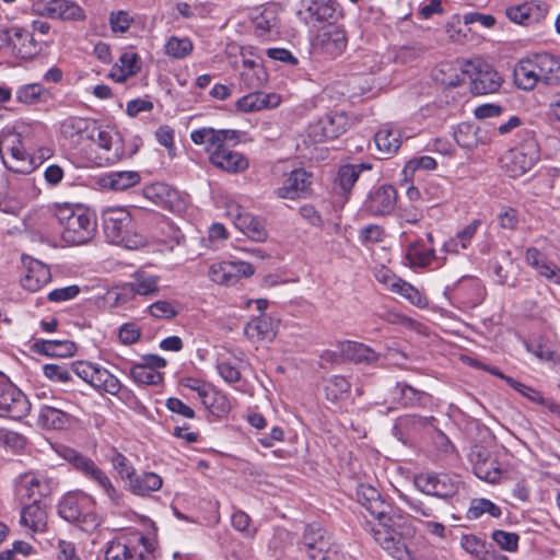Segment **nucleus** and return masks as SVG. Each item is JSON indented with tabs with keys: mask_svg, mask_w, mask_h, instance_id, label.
Returning <instances> with one entry per match:
<instances>
[{
	"mask_svg": "<svg viewBox=\"0 0 560 560\" xmlns=\"http://www.w3.org/2000/svg\"><path fill=\"white\" fill-rule=\"evenodd\" d=\"M140 182V175L133 171L110 172L100 177L98 184L112 190H126Z\"/></svg>",
	"mask_w": 560,
	"mask_h": 560,
	"instance_id": "c9c22d12",
	"label": "nucleus"
},
{
	"mask_svg": "<svg viewBox=\"0 0 560 560\" xmlns=\"http://www.w3.org/2000/svg\"><path fill=\"white\" fill-rule=\"evenodd\" d=\"M31 411V402L24 393L9 384L0 389V417L21 420Z\"/></svg>",
	"mask_w": 560,
	"mask_h": 560,
	"instance_id": "dca6fc26",
	"label": "nucleus"
},
{
	"mask_svg": "<svg viewBox=\"0 0 560 560\" xmlns=\"http://www.w3.org/2000/svg\"><path fill=\"white\" fill-rule=\"evenodd\" d=\"M55 487L56 482L52 479L28 472L20 477L16 492L20 497L38 502L40 498L49 495Z\"/></svg>",
	"mask_w": 560,
	"mask_h": 560,
	"instance_id": "412c9836",
	"label": "nucleus"
},
{
	"mask_svg": "<svg viewBox=\"0 0 560 560\" xmlns=\"http://www.w3.org/2000/svg\"><path fill=\"white\" fill-rule=\"evenodd\" d=\"M194 45L188 37L172 36L165 44V52L176 59H183L192 51Z\"/></svg>",
	"mask_w": 560,
	"mask_h": 560,
	"instance_id": "5fc2aeb1",
	"label": "nucleus"
},
{
	"mask_svg": "<svg viewBox=\"0 0 560 560\" xmlns=\"http://www.w3.org/2000/svg\"><path fill=\"white\" fill-rule=\"evenodd\" d=\"M55 215L62 226V240L71 245L88 243L96 232L94 213L80 205L57 206Z\"/></svg>",
	"mask_w": 560,
	"mask_h": 560,
	"instance_id": "7ed1b4c3",
	"label": "nucleus"
},
{
	"mask_svg": "<svg viewBox=\"0 0 560 560\" xmlns=\"http://www.w3.org/2000/svg\"><path fill=\"white\" fill-rule=\"evenodd\" d=\"M37 422L44 429L63 430L70 427L72 417L58 408L44 405L39 409Z\"/></svg>",
	"mask_w": 560,
	"mask_h": 560,
	"instance_id": "72a5a7b5",
	"label": "nucleus"
},
{
	"mask_svg": "<svg viewBox=\"0 0 560 560\" xmlns=\"http://www.w3.org/2000/svg\"><path fill=\"white\" fill-rule=\"evenodd\" d=\"M460 546L464 550L479 560H501V556L492 549L491 545L476 535H463Z\"/></svg>",
	"mask_w": 560,
	"mask_h": 560,
	"instance_id": "f704fd0d",
	"label": "nucleus"
},
{
	"mask_svg": "<svg viewBox=\"0 0 560 560\" xmlns=\"http://www.w3.org/2000/svg\"><path fill=\"white\" fill-rule=\"evenodd\" d=\"M357 500L376 520L371 527L375 542L397 560L409 558L406 540L415 535L409 517L400 510L389 508L380 491L368 483L357 488Z\"/></svg>",
	"mask_w": 560,
	"mask_h": 560,
	"instance_id": "f257e3e1",
	"label": "nucleus"
},
{
	"mask_svg": "<svg viewBox=\"0 0 560 560\" xmlns=\"http://www.w3.org/2000/svg\"><path fill=\"white\" fill-rule=\"evenodd\" d=\"M163 479L155 472H142L140 475H133L128 481L129 490L136 495H149L151 492H155L161 489Z\"/></svg>",
	"mask_w": 560,
	"mask_h": 560,
	"instance_id": "e433bc0d",
	"label": "nucleus"
},
{
	"mask_svg": "<svg viewBox=\"0 0 560 560\" xmlns=\"http://www.w3.org/2000/svg\"><path fill=\"white\" fill-rule=\"evenodd\" d=\"M454 139L458 145L471 149L478 145V128L471 122H460L454 131Z\"/></svg>",
	"mask_w": 560,
	"mask_h": 560,
	"instance_id": "49530a36",
	"label": "nucleus"
},
{
	"mask_svg": "<svg viewBox=\"0 0 560 560\" xmlns=\"http://www.w3.org/2000/svg\"><path fill=\"white\" fill-rule=\"evenodd\" d=\"M255 269L246 261H221L209 267L208 276L217 284L233 285L241 278L254 275Z\"/></svg>",
	"mask_w": 560,
	"mask_h": 560,
	"instance_id": "2eb2a0df",
	"label": "nucleus"
},
{
	"mask_svg": "<svg viewBox=\"0 0 560 560\" xmlns=\"http://www.w3.org/2000/svg\"><path fill=\"white\" fill-rule=\"evenodd\" d=\"M346 32L338 26L323 27L314 39V47L328 58L339 57L347 47Z\"/></svg>",
	"mask_w": 560,
	"mask_h": 560,
	"instance_id": "6ab92c4d",
	"label": "nucleus"
},
{
	"mask_svg": "<svg viewBox=\"0 0 560 560\" xmlns=\"http://www.w3.org/2000/svg\"><path fill=\"white\" fill-rule=\"evenodd\" d=\"M21 524L34 532L42 530L44 528L45 513L37 505V502H33L32 504L23 508L21 512Z\"/></svg>",
	"mask_w": 560,
	"mask_h": 560,
	"instance_id": "de8ad7c7",
	"label": "nucleus"
},
{
	"mask_svg": "<svg viewBox=\"0 0 560 560\" xmlns=\"http://www.w3.org/2000/svg\"><path fill=\"white\" fill-rule=\"evenodd\" d=\"M347 126L348 118L343 113H329L310 126V136L317 142L335 139L346 131Z\"/></svg>",
	"mask_w": 560,
	"mask_h": 560,
	"instance_id": "a211bd4d",
	"label": "nucleus"
},
{
	"mask_svg": "<svg viewBox=\"0 0 560 560\" xmlns=\"http://www.w3.org/2000/svg\"><path fill=\"white\" fill-rule=\"evenodd\" d=\"M397 198V190L394 186L381 185L369 192L363 207L373 217L388 215L395 210Z\"/></svg>",
	"mask_w": 560,
	"mask_h": 560,
	"instance_id": "f3484780",
	"label": "nucleus"
},
{
	"mask_svg": "<svg viewBox=\"0 0 560 560\" xmlns=\"http://www.w3.org/2000/svg\"><path fill=\"white\" fill-rule=\"evenodd\" d=\"M396 390L397 398L405 407H424L431 400V396L428 393L405 383H397Z\"/></svg>",
	"mask_w": 560,
	"mask_h": 560,
	"instance_id": "58836bf2",
	"label": "nucleus"
},
{
	"mask_svg": "<svg viewBox=\"0 0 560 560\" xmlns=\"http://www.w3.org/2000/svg\"><path fill=\"white\" fill-rule=\"evenodd\" d=\"M131 289L135 293L140 295L155 294L158 289V277L151 275H138L135 282L131 283Z\"/></svg>",
	"mask_w": 560,
	"mask_h": 560,
	"instance_id": "13d9d810",
	"label": "nucleus"
},
{
	"mask_svg": "<svg viewBox=\"0 0 560 560\" xmlns=\"http://www.w3.org/2000/svg\"><path fill=\"white\" fill-rule=\"evenodd\" d=\"M394 293L400 294L411 304L420 308H424L429 304L427 296L420 290L406 282L405 280H401L400 284Z\"/></svg>",
	"mask_w": 560,
	"mask_h": 560,
	"instance_id": "6e6d98bb",
	"label": "nucleus"
},
{
	"mask_svg": "<svg viewBox=\"0 0 560 560\" xmlns=\"http://www.w3.org/2000/svg\"><path fill=\"white\" fill-rule=\"evenodd\" d=\"M488 513L492 517H500L501 509L488 499H475L468 509L467 517L470 520L479 518L482 514Z\"/></svg>",
	"mask_w": 560,
	"mask_h": 560,
	"instance_id": "864d4df0",
	"label": "nucleus"
},
{
	"mask_svg": "<svg viewBox=\"0 0 560 560\" xmlns=\"http://www.w3.org/2000/svg\"><path fill=\"white\" fill-rule=\"evenodd\" d=\"M463 73L470 79V91L475 95H486L499 91L503 78L486 62L465 61Z\"/></svg>",
	"mask_w": 560,
	"mask_h": 560,
	"instance_id": "9d476101",
	"label": "nucleus"
},
{
	"mask_svg": "<svg viewBox=\"0 0 560 560\" xmlns=\"http://www.w3.org/2000/svg\"><path fill=\"white\" fill-rule=\"evenodd\" d=\"M26 266L27 271L22 279V285L24 289L31 292H36L50 282L51 273L48 266L36 259H30Z\"/></svg>",
	"mask_w": 560,
	"mask_h": 560,
	"instance_id": "7c9ffc66",
	"label": "nucleus"
},
{
	"mask_svg": "<svg viewBox=\"0 0 560 560\" xmlns=\"http://www.w3.org/2000/svg\"><path fill=\"white\" fill-rule=\"evenodd\" d=\"M374 141L377 150L386 155L396 153L401 145L399 131L389 127L380 129L374 136Z\"/></svg>",
	"mask_w": 560,
	"mask_h": 560,
	"instance_id": "37998d69",
	"label": "nucleus"
},
{
	"mask_svg": "<svg viewBox=\"0 0 560 560\" xmlns=\"http://www.w3.org/2000/svg\"><path fill=\"white\" fill-rule=\"evenodd\" d=\"M415 486L428 495L447 499L457 493L459 480L448 474L427 472L415 477Z\"/></svg>",
	"mask_w": 560,
	"mask_h": 560,
	"instance_id": "ddd939ff",
	"label": "nucleus"
},
{
	"mask_svg": "<svg viewBox=\"0 0 560 560\" xmlns=\"http://www.w3.org/2000/svg\"><path fill=\"white\" fill-rule=\"evenodd\" d=\"M105 560H153L154 545L143 535L117 539L108 544Z\"/></svg>",
	"mask_w": 560,
	"mask_h": 560,
	"instance_id": "39448f33",
	"label": "nucleus"
},
{
	"mask_svg": "<svg viewBox=\"0 0 560 560\" xmlns=\"http://www.w3.org/2000/svg\"><path fill=\"white\" fill-rule=\"evenodd\" d=\"M462 62H441L432 70V79L447 88L458 86L463 81L466 74L463 73V63Z\"/></svg>",
	"mask_w": 560,
	"mask_h": 560,
	"instance_id": "c756f323",
	"label": "nucleus"
},
{
	"mask_svg": "<svg viewBox=\"0 0 560 560\" xmlns=\"http://www.w3.org/2000/svg\"><path fill=\"white\" fill-rule=\"evenodd\" d=\"M65 458L86 478L96 482L108 497L112 503L116 505L120 504V493L114 487L106 472L102 470L91 458L78 453L74 450H67L65 453Z\"/></svg>",
	"mask_w": 560,
	"mask_h": 560,
	"instance_id": "6e6552de",
	"label": "nucleus"
},
{
	"mask_svg": "<svg viewBox=\"0 0 560 560\" xmlns=\"http://www.w3.org/2000/svg\"><path fill=\"white\" fill-rule=\"evenodd\" d=\"M443 294L462 310L476 307L485 296L483 289L476 279H462L454 288L446 287Z\"/></svg>",
	"mask_w": 560,
	"mask_h": 560,
	"instance_id": "4468645a",
	"label": "nucleus"
},
{
	"mask_svg": "<svg viewBox=\"0 0 560 560\" xmlns=\"http://www.w3.org/2000/svg\"><path fill=\"white\" fill-rule=\"evenodd\" d=\"M241 78L246 88L258 90L265 85L268 75L264 68H252L243 70L241 72Z\"/></svg>",
	"mask_w": 560,
	"mask_h": 560,
	"instance_id": "052dcab7",
	"label": "nucleus"
},
{
	"mask_svg": "<svg viewBox=\"0 0 560 560\" xmlns=\"http://www.w3.org/2000/svg\"><path fill=\"white\" fill-rule=\"evenodd\" d=\"M103 228L106 238L113 244H121L128 248L139 246L133 234V224L130 213L124 208H108L102 212Z\"/></svg>",
	"mask_w": 560,
	"mask_h": 560,
	"instance_id": "20e7f679",
	"label": "nucleus"
},
{
	"mask_svg": "<svg viewBox=\"0 0 560 560\" xmlns=\"http://www.w3.org/2000/svg\"><path fill=\"white\" fill-rule=\"evenodd\" d=\"M141 70V59L132 50L125 51L110 70L109 77L116 82H125Z\"/></svg>",
	"mask_w": 560,
	"mask_h": 560,
	"instance_id": "c85d7f7f",
	"label": "nucleus"
},
{
	"mask_svg": "<svg viewBox=\"0 0 560 560\" xmlns=\"http://www.w3.org/2000/svg\"><path fill=\"white\" fill-rule=\"evenodd\" d=\"M435 421L434 417H422L418 415H406L399 417L394 425V434L402 443L421 432V430L432 425Z\"/></svg>",
	"mask_w": 560,
	"mask_h": 560,
	"instance_id": "b1692460",
	"label": "nucleus"
},
{
	"mask_svg": "<svg viewBox=\"0 0 560 560\" xmlns=\"http://www.w3.org/2000/svg\"><path fill=\"white\" fill-rule=\"evenodd\" d=\"M130 376L132 380L142 385H158L163 381V376L159 371L141 363H135L130 368Z\"/></svg>",
	"mask_w": 560,
	"mask_h": 560,
	"instance_id": "8fccbe9b",
	"label": "nucleus"
},
{
	"mask_svg": "<svg viewBox=\"0 0 560 560\" xmlns=\"http://www.w3.org/2000/svg\"><path fill=\"white\" fill-rule=\"evenodd\" d=\"M190 139L195 144L205 147L213 166L229 173H241L247 170L248 160L230 148V144L234 145L240 141L237 131L205 127L194 130Z\"/></svg>",
	"mask_w": 560,
	"mask_h": 560,
	"instance_id": "f03ea898",
	"label": "nucleus"
},
{
	"mask_svg": "<svg viewBox=\"0 0 560 560\" xmlns=\"http://www.w3.org/2000/svg\"><path fill=\"white\" fill-rule=\"evenodd\" d=\"M46 90L39 83H28L18 88L15 92L16 101L25 105H35L42 101Z\"/></svg>",
	"mask_w": 560,
	"mask_h": 560,
	"instance_id": "603ef678",
	"label": "nucleus"
},
{
	"mask_svg": "<svg viewBox=\"0 0 560 560\" xmlns=\"http://www.w3.org/2000/svg\"><path fill=\"white\" fill-rule=\"evenodd\" d=\"M21 136L15 132H8L0 136V158L4 163L5 159L11 158L15 149L20 148Z\"/></svg>",
	"mask_w": 560,
	"mask_h": 560,
	"instance_id": "680f3d73",
	"label": "nucleus"
},
{
	"mask_svg": "<svg viewBox=\"0 0 560 560\" xmlns=\"http://www.w3.org/2000/svg\"><path fill=\"white\" fill-rule=\"evenodd\" d=\"M525 347L528 352H532L538 359L544 361H550L553 359V350L548 346L542 337H539L533 341L526 342Z\"/></svg>",
	"mask_w": 560,
	"mask_h": 560,
	"instance_id": "338daca9",
	"label": "nucleus"
},
{
	"mask_svg": "<svg viewBox=\"0 0 560 560\" xmlns=\"http://www.w3.org/2000/svg\"><path fill=\"white\" fill-rule=\"evenodd\" d=\"M506 384L514 388L516 392H518L521 395L529 399L530 401L540 406H547V400L535 388H532L514 378H506Z\"/></svg>",
	"mask_w": 560,
	"mask_h": 560,
	"instance_id": "e2e57ef3",
	"label": "nucleus"
},
{
	"mask_svg": "<svg viewBox=\"0 0 560 560\" xmlns=\"http://www.w3.org/2000/svg\"><path fill=\"white\" fill-rule=\"evenodd\" d=\"M325 395L328 400L338 401L345 399L350 390L349 381L340 375H335L325 383Z\"/></svg>",
	"mask_w": 560,
	"mask_h": 560,
	"instance_id": "09e8293b",
	"label": "nucleus"
},
{
	"mask_svg": "<svg viewBox=\"0 0 560 560\" xmlns=\"http://www.w3.org/2000/svg\"><path fill=\"white\" fill-rule=\"evenodd\" d=\"M303 9L296 11V16L305 25L332 24L340 15L336 0H302Z\"/></svg>",
	"mask_w": 560,
	"mask_h": 560,
	"instance_id": "f8f14e48",
	"label": "nucleus"
},
{
	"mask_svg": "<svg viewBox=\"0 0 560 560\" xmlns=\"http://www.w3.org/2000/svg\"><path fill=\"white\" fill-rule=\"evenodd\" d=\"M42 14L67 21H81L85 18L83 9L71 0H49L43 7Z\"/></svg>",
	"mask_w": 560,
	"mask_h": 560,
	"instance_id": "393cba45",
	"label": "nucleus"
},
{
	"mask_svg": "<svg viewBox=\"0 0 560 560\" xmlns=\"http://www.w3.org/2000/svg\"><path fill=\"white\" fill-rule=\"evenodd\" d=\"M533 66L528 57L521 59L514 68V83L524 91H532L539 81L537 74L533 72Z\"/></svg>",
	"mask_w": 560,
	"mask_h": 560,
	"instance_id": "79ce46f5",
	"label": "nucleus"
},
{
	"mask_svg": "<svg viewBox=\"0 0 560 560\" xmlns=\"http://www.w3.org/2000/svg\"><path fill=\"white\" fill-rule=\"evenodd\" d=\"M491 538L504 551L514 552L518 548L520 537L515 533L497 529L492 532Z\"/></svg>",
	"mask_w": 560,
	"mask_h": 560,
	"instance_id": "bf43d9fd",
	"label": "nucleus"
},
{
	"mask_svg": "<svg viewBox=\"0 0 560 560\" xmlns=\"http://www.w3.org/2000/svg\"><path fill=\"white\" fill-rule=\"evenodd\" d=\"M35 347L45 355L58 358L71 357L77 350L75 343L70 340H38Z\"/></svg>",
	"mask_w": 560,
	"mask_h": 560,
	"instance_id": "ea45409f",
	"label": "nucleus"
},
{
	"mask_svg": "<svg viewBox=\"0 0 560 560\" xmlns=\"http://www.w3.org/2000/svg\"><path fill=\"white\" fill-rule=\"evenodd\" d=\"M12 54L20 59H31L38 52L33 34L25 28L10 27L9 46Z\"/></svg>",
	"mask_w": 560,
	"mask_h": 560,
	"instance_id": "5701e85b",
	"label": "nucleus"
},
{
	"mask_svg": "<svg viewBox=\"0 0 560 560\" xmlns=\"http://www.w3.org/2000/svg\"><path fill=\"white\" fill-rule=\"evenodd\" d=\"M201 402L212 415L217 417L225 416L231 409L228 397L212 385L206 393H203Z\"/></svg>",
	"mask_w": 560,
	"mask_h": 560,
	"instance_id": "a19ab883",
	"label": "nucleus"
},
{
	"mask_svg": "<svg viewBox=\"0 0 560 560\" xmlns=\"http://www.w3.org/2000/svg\"><path fill=\"white\" fill-rule=\"evenodd\" d=\"M94 499L81 491L67 493L58 505L59 515L70 522H94Z\"/></svg>",
	"mask_w": 560,
	"mask_h": 560,
	"instance_id": "9b49d317",
	"label": "nucleus"
},
{
	"mask_svg": "<svg viewBox=\"0 0 560 560\" xmlns=\"http://www.w3.org/2000/svg\"><path fill=\"white\" fill-rule=\"evenodd\" d=\"M97 131V121L86 117L68 116L60 121L61 139L74 150L83 151L91 147Z\"/></svg>",
	"mask_w": 560,
	"mask_h": 560,
	"instance_id": "423d86ee",
	"label": "nucleus"
},
{
	"mask_svg": "<svg viewBox=\"0 0 560 560\" xmlns=\"http://www.w3.org/2000/svg\"><path fill=\"white\" fill-rule=\"evenodd\" d=\"M244 334L252 341H272L277 336V324L271 317L260 315L246 324Z\"/></svg>",
	"mask_w": 560,
	"mask_h": 560,
	"instance_id": "bb28decb",
	"label": "nucleus"
},
{
	"mask_svg": "<svg viewBox=\"0 0 560 560\" xmlns=\"http://www.w3.org/2000/svg\"><path fill=\"white\" fill-rule=\"evenodd\" d=\"M96 144L100 149L110 153L106 156L107 161L116 162L124 158L125 153L120 145V138L117 132L110 129L103 128L97 125V131L95 132L94 140L91 141V145Z\"/></svg>",
	"mask_w": 560,
	"mask_h": 560,
	"instance_id": "cd10ccee",
	"label": "nucleus"
},
{
	"mask_svg": "<svg viewBox=\"0 0 560 560\" xmlns=\"http://www.w3.org/2000/svg\"><path fill=\"white\" fill-rule=\"evenodd\" d=\"M235 226L255 242H262L267 238V231L264 223L248 212Z\"/></svg>",
	"mask_w": 560,
	"mask_h": 560,
	"instance_id": "a18cd8bd",
	"label": "nucleus"
},
{
	"mask_svg": "<svg viewBox=\"0 0 560 560\" xmlns=\"http://www.w3.org/2000/svg\"><path fill=\"white\" fill-rule=\"evenodd\" d=\"M547 12L545 3L530 1L508 8L505 14L512 22L528 26L544 20Z\"/></svg>",
	"mask_w": 560,
	"mask_h": 560,
	"instance_id": "4be33fe9",
	"label": "nucleus"
},
{
	"mask_svg": "<svg viewBox=\"0 0 560 560\" xmlns=\"http://www.w3.org/2000/svg\"><path fill=\"white\" fill-rule=\"evenodd\" d=\"M110 463L122 480L129 481L136 474L130 460L117 450H113Z\"/></svg>",
	"mask_w": 560,
	"mask_h": 560,
	"instance_id": "4d7b16f0",
	"label": "nucleus"
},
{
	"mask_svg": "<svg viewBox=\"0 0 560 560\" xmlns=\"http://www.w3.org/2000/svg\"><path fill=\"white\" fill-rule=\"evenodd\" d=\"M312 179V173L303 168H295L290 172L283 185L277 189L276 194L282 199L305 198L311 195Z\"/></svg>",
	"mask_w": 560,
	"mask_h": 560,
	"instance_id": "aec40b11",
	"label": "nucleus"
},
{
	"mask_svg": "<svg viewBox=\"0 0 560 560\" xmlns=\"http://www.w3.org/2000/svg\"><path fill=\"white\" fill-rule=\"evenodd\" d=\"M474 472L479 479L492 483L497 482L501 476V469L493 459L483 464H478L477 467L474 468Z\"/></svg>",
	"mask_w": 560,
	"mask_h": 560,
	"instance_id": "0e129e2a",
	"label": "nucleus"
},
{
	"mask_svg": "<svg viewBox=\"0 0 560 560\" xmlns=\"http://www.w3.org/2000/svg\"><path fill=\"white\" fill-rule=\"evenodd\" d=\"M539 160V148L533 139H526L517 147L509 150L501 158L503 171L513 178L526 174Z\"/></svg>",
	"mask_w": 560,
	"mask_h": 560,
	"instance_id": "0eeeda50",
	"label": "nucleus"
},
{
	"mask_svg": "<svg viewBox=\"0 0 560 560\" xmlns=\"http://www.w3.org/2000/svg\"><path fill=\"white\" fill-rule=\"evenodd\" d=\"M280 104V96L273 93L252 92L236 102V108L244 113L257 112L264 108L277 107Z\"/></svg>",
	"mask_w": 560,
	"mask_h": 560,
	"instance_id": "2f4dec72",
	"label": "nucleus"
},
{
	"mask_svg": "<svg viewBox=\"0 0 560 560\" xmlns=\"http://www.w3.org/2000/svg\"><path fill=\"white\" fill-rule=\"evenodd\" d=\"M537 55L541 68V83L546 85L558 84L560 82V57L548 52Z\"/></svg>",
	"mask_w": 560,
	"mask_h": 560,
	"instance_id": "4c0bfd02",
	"label": "nucleus"
},
{
	"mask_svg": "<svg viewBox=\"0 0 560 560\" xmlns=\"http://www.w3.org/2000/svg\"><path fill=\"white\" fill-rule=\"evenodd\" d=\"M90 385L96 390L107 393L112 396H117L119 393L127 397L131 395L130 390L125 389L121 382L114 374L100 365H97Z\"/></svg>",
	"mask_w": 560,
	"mask_h": 560,
	"instance_id": "473e14b6",
	"label": "nucleus"
},
{
	"mask_svg": "<svg viewBox=\"0 0 560 560\" xmlns=\"http://www.w3.org/2000/svg\"><path fill=\"white\" fill-rule=\"evenodd\" d=\"M43 373L52 382L68 383L72 380L70 371L59 364H45L43 366Z\"/></svg>",
	"mask_w": 560,
	"mask_h": 560,
	"instance_id": "774afa93",
	"label": "nucleus"
},
{
	"mask_svg": "<svg viewBox=\"0 0 560 560\" xmlns=\"http://www.w3.org/2000/svg\"><path fill=\"white\" fill-rule=\"evenodd\" d=\"M397 217L400 224L402 222L409 224H417L422 218V210L413 203H402L398 207Z\"/></svg>",
	"mask_w": 560,
	"mask_h": 560,
	"instance_id": "69168bd1",
	"label": "nucleus"
},
{
	"mask_svg": "<svg viewBox=\"0 0 560 560\" xmlns=\"http://www.w3.org/2000/svg\"><path fill=\"white\" fill-rule=\"evenodd\" d=\"M340 351L346 360L355 364L374 365L381 358L370 346L351 340L341 342Z\"/></svg>",
	"mask_w": 560,
	"mask_h": 560,
	"instance_id": "a878e982",
	"label": "nucleus"
},
{
	"mask_svg": "<svg viewBox=\"0 0 560 560\" xmlns=\"http://www.w3.org/2000/svg\"><path fill=\"white\" fill-rule=\"evenodd\" d=\"M359 178V168L352 165H342L338 170L335 178L334 189H339L341 194H348Z\"/></svg>",
	"mask_w": 560,
	"mask_h": 560,
	"instance_id": "3c124183",
	"label": "nucleus"
},
{
	"mask_svg": "<svg viewBox=\"0 0 560 560\" xmlns=\"http://www.w3.org/2000/svg\"><path fill=\"white\" fill-rule=\"evenodd\" d=\"M406 259L412 267H428L434 259H436L435 250L433 248L424 249L420 241L411 243L406 252Z\"/></svg>",
	"mask_w": 560,
	"mask_h": 560,
	"instance_id": "c03bdc74",
	"label": "nucleus"
},
{
	"mask_svg": "<svg viewBox=\"0 0 560 560\" xmlns=\"http://www.w3.org/2000/svg\"><path fill=\"white\" fill-rule=\"evenodd\" d=\"M300 549L308 560H335L336 557L331 536L318 523L306 525Z\"/></svg>",
	"mask_w": 560,
	"mask_h": 560,
	"instance_id": "1a4fd4ad",
	"label": "nucleus"
}]
</instances>
